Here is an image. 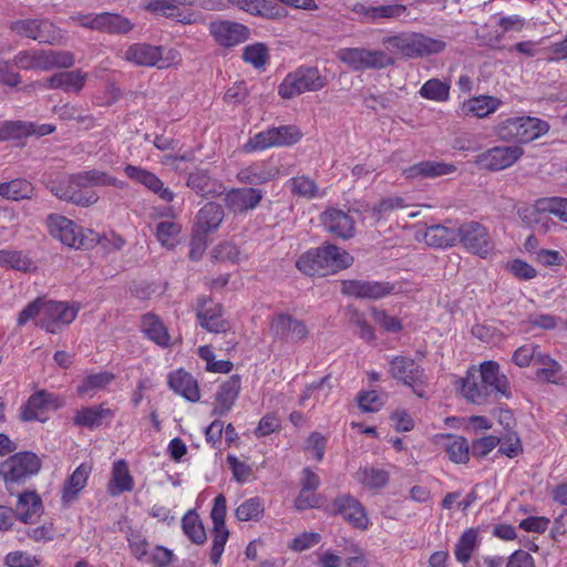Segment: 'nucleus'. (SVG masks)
I'll return each mask as SVG.
<instances>
[{"mask_svg": "<svg viewBox=\"0 0 567 567\" xmlns=\"http://www.w3.org/2000/svg\"><path fill=\"white\" fill-rule=\"evenodd\" d=\"M144 8L151 13L173 19L183 24H194L202 19L199 13L179 9L173 1L168 0H148Z\"/></svg>", "mask_w": 567, "mask_h": 567, "instance_id": "nucleus-25", "label": "nucleus"}, {"mask_svg": "<svg viewBox=\"0 0 567 567\" xmlns=\"http://www.w3.org/2000/svg\"><path fill=\"white\" fill-rule=\"evenodd\" d=\"M536 214L532 220L534 223H542L547 215H554L560 220L567 223V198L561 197H546L536 200L530 208Z\"/></svg>", "mask_w": 567, "mask_h": 567, "instance_id": "nucleus-35", "label": "nucleus"}, {"mask_svg": "<svg viewBox=\"0 0 567 567\" xmlns=\"http://www.w3.org/2000/svg\"><path fill=\"white\" fill-rule=\"evenodd\" d=\"M278 176V167L266 164H254L238 173L239 181L248 184H264Z\"/></svg>", "mask_w": 567, "mask_h": 567, "instance_id": "nucleus-42", "label": "nucleus"}, {"mask_svg": "<svg viewBox=\"0 0 567 567\" xmlns=\"http://www.w3.org/2000/svg\"><path fill=\"white\" fill-rule=\"evenodd\" d=\"M182 528L184 534L194 544L200 545L206 542V532L202 519L194 511L187 512L182 519Z\"/></svg>", "mask_w": 567, "mask_h": 567, "instance_id": "nucleus-49", "label": "nucleus"}, {"mask_svg": "<svg viewBox=\"0 0 567 567\" xmlns=\"http://www.w3.org/2000/svg\"><path fill=\"white\" fill-rule=\"evenodd\" d=\"M524 154L518 145L494 146L476 156L475 163L484 169L499 172L513 166Z\"/></svg>", "mask_w": 567, "mask_h": 567, "instance_id": "nucleus-16", "label": "nucleus"}, {"mask_svg": "<svg viewBox=\"0 0 567 567\" xmlns=\"http://www.w3.org/2000/svg\"><path fill=\"white\" fill-rule=\"evenodd\" d=\"M320 254L323 275L333 274L346 269L353 262V258L349 252L334 245H326L320 247Z\"/></svg>", "mask_w": 567, "mask_h": 567, "instance_id": "nucleus-33", "label": "nucleus"}, {"mask_svg": "<svg viewBox=\"0 0 567 567\" xmlns=\"http://www.w3.org/2000/svg\"><path fill=\"white\" fill-rule=\"evenodd\" d=\"M355 480L369 489H380L389 482V473L381 468L362 467L355 474Z\"/></svg>", "mask_w": 567, "mask_h": 567, "instance_id": "nucleus-51", "label": "nucleus"}, {"mask_svg": "<svg viewBox=\"0 0 567 567\" xmlns=\"http://www.w3.org/2000/svg\"><path fill=\"white\" fill-rule=\"evenodd\" d=\"M239 391L240 379L238 377H230L225 381L216 393L215 412L220 415L229 412L238 398Z\"/></svg>", "mask_w": 567, "mask_h": 567, "instance_id": "nucleus-41", "label": "nucleus"}, {"mask_svg": "<svg viewBox=\"0 0 567 567\" xmlns=\"http://www.w3.org/2000/svg\"><path fill=\"white\" fill-rule=\"evenodd\" d=\"M270 329L276 337L296 342L308 336V329L302 321L284 313L272 319Z\"/></svg>", "mask_w": 567, "mask_h": 567, "instance_id": "nucleus-26", "label": "nucleus"}, {"mask_svg": "<svg viewBox=\"0 0 567 567\" xmlns=\"http://www.w3.org/2000/svg\"><path fill=\"white\" fill-rule=\"evenodd\" d=\"M275 128L269 127L252 135L244 146L246 152H260L276 147Z\"/></svg>", "mask_w": 567, "mask_h": 567, "instance_id": "nucleus-62", "label": "nucleus"}, {"mask_svg": "<svg viewBox=\"0 0 567 567\" xmlns=\"http://www.w3.org/2000/svg\"><path fill=\"white\" fill-rule=\"evenodd\" d=\"M78 313L75 303L38 298L19 312L17 323L23 327L32 321L49 333H58L73 322Z\"/></svg>", "mask_w": 567, "mask_h": 567, "instance_id": "nucleus-2", "label": "nucleus"}, {"mask_svg": "<svg viewBox=\"0 0 567 567\" xmlns=\"http://www.w3.org/2000/svg\"><path fill=\"white\" fill-rule=\"evenodd\" d=\"M126 540L131 554L145 564L154 567H166L173 557V553L163 546H151L146 537L135 529H131L126 535Z\"/></svg>", "mask_w": 567, "mask_h": 567, "instance_id": "nucleus-11", "label": "nucleus"}, {"mask_svg": "<svg viewBox=\"0 0 567 567\" xmlns=\"http://www.w3.org/2000/svg\"><path fill=\"white\" fill-rule=\"evenodd\" d=\"M338 512L342 517L349 522L353 527L359 529H367L370 520L363 506L351 496H342L336 502Z\"/></svg>", "mask_w": 567, "mask_h": 567, "instance_id": "nucleus-31", "label": "nucleus"}, {"mask_svg": "<svg viewBox=\"0 0 567 567\" xmlns=\"http://www.w3.org/2000/svg\"><path fill=\"white\" fill-rule=\"evenodd\" d=\"M338 59L354 71L383 69L393 64V59L381 50L343 48L337 52Z\"/></svg>", "mask_w": 567, "mask_h": 567, "instance_id": "nucleus-14", "label": "nucleus"}, {"mask_svg": "<svg viewBox=\"0 0 567 567\" xmlns=\"http://www.w3.org/2000/svg\"><path fill=\"white\" fill-rule=\"evenodd\" d=\"M225 4L223 10L235 7L251 16L275 19L280 17L279 10L267 0H221Z\"/></svg>", "mask_w": 567, "mask_h": 567, "instance_id": "nucleus-37", "label": "nucleus"}, {"mask_svg": "<svg viewBox=\"0 0 567 567\" xmlns=\"http://www.w3.org/2000/svg\"><path fill=\"white\" fill-rule=\"evenodd\" d=\"M423 99L445 102L450 96V84L439 79L427 80L419 91Z\"/></svg>", "mask_w": 567, "mask_h": 567, "instance_id": "nucleus-57", "label": "nucleus"}, {"mask_svg": "<svg viewBox=\"0 0 567 567\" xmlns=\"http://www.w3.org/2000/svg\"><path fill=\"white\" fill-rule=\"evenodd\" d=\"M113 380L114 374L106 371L90 374L78 386V393L81 396L92 398L96 392L105 389Z\"/></svg>", "mask_w": 567, "mask_h": 567, "instance_id": "nucleus-48", "label": "nucleus"}, {"mask_svg": "<svg viewBox=\"0 0 567 567\" xmlns=\"http://www.w3.org/2000/svg\"><path fill=\"white\" fill-rule=\"evenodd\" d=\"M455 388L465 400L475 404L485 403L492 394L511 396L506 375L501 373L499 364L492 360L470 367L465 377L455 381Z\"/></svg>", "mask_w": 567, "mask_h": 567, "instance_id": "nucleus-1", "label": "nucleus"}, {"mask_svg": "<svg viewBox=\"0 0 567 567\" xmlns=\"http://www.w3.org/2000/svg\"><path fill=\"white\" fill-rule=\"evenodd\" d=\"M50 189L58 198L82 207L92 206L99 200L97 193L89 188L82 172L52 183Z\"/></svg>", "mask_w": 567, "mask_h": 567, "instance_id": "nucleus-9", "label": "nucleus"}, {"mask_svg": "<svg viewBox=\"0 0 567 567\" xmlns=\"http://www.w3.org/2000/svg\"><path fill=\"white\" fill-rule=\"evenodd\" d=\"M62 400L47 391L34 393L25 403L22 410L24 421H41L47 419V413L56 410L62 405Z\"/></svg>", "mask_w": 567, "mask_h": 567, "instance_id": "nucleus-20", "label": "nucleus"}, {"mask_svg": "<svg viewBox=\"0 0 567 567\" xmlns=\"http://www.w3.org/2000/svg\"><path fill=\"white\" fill-rule=\"evenodd\" d=\"M342 293L349 297L380 299L394 291V285L390 282L344 280L341 284Z\"/></svg>", "mask_w": 567, "mask_h": 567, "instance_id": "nucleus-19", "label": "nucleus"}, {"mask_svg": "<svg viewBox=\"0 0 567 567\" xmlns=\"http://www.w3.org/2000/svg\"><path fill=\"white\" fill-rule=\"evenodd\" d=\"M536 375L547 382H556L560 372V364L549 355L540 353L536 357Z\"/></svg>", "mask_w": 567, "mask_h": 567, "instance_id": "nucleus-60", "label": "nucleus"}, {"mask_svg": "<svg viewBox=\"0 0 567 567\" xmlns=\"http://www.w3.org/2000/svg\"><path fill=\"white\" fill-rule=\"evenodd\" d=\"M134 488V478L128 465L124 460H117L112 465L111 477L107 483V493L111 496H118L128 493Z\"/></svg>", "mask_w": 567, "mask_h": 567, "instance_id": "nucleus-30", "label": "nucleus"}, {"mask_svg": "<svg viewBox=\"0 0 567 567\" xmlns=\"http://www.w3.org/2000/svg\"><path fill=\"white\" fill-rule=\"evenodd\" d=\"M70 51L22 50L13 56V65L20 70L51 71L56 68L68 69L74 64Z\"/></svg>", "mask_w": 567, "mask_h": 567, "instance_id": "nucleus-5", "label": "nucleus"}, {"mask_svg": "<svg viewBox=\"0 0 567 567\" xmlns=\"http://www.w3.org/2000/svg\"><path fill=\"white\" fill-rule=\"evenodd\" d=\"M455 171L456 167L450 163L439 161H424L404 169L403 175L409 179L434 178L452 174Z\"/></svg>", "mask_w": 567, "mask_h": 567, "instance_id": "nucleus-32", "label": "nucleus"}, {"mask_svg": "<svg viewBox=\"0 0 567 567\" xmlns=\"http://www.w3.org/2000/svg\"><path fill=\"white\" fill-rule=\"evenodd\" d=\"M87 74L81 70L64 71L48 78L42 86L45 89H61L65 92H80L85 84Z\"/></svg>", "mask_w": 567, "mask_h": 567, "instance_id": "nucleus-29", "label": "nucleus"}, {"mask_svg": "<svg viewBox=\"0 0 567 567\" xmlns=\"http://www.w3.org/2000/svg\"><path fill=\"white\" fill-rule=\"evenodd\" d=\"M502 141L529 143L549 131V124L533 116H515L501 120L494 128Z\"/></svg>", "mask_w": 567, "mask_h": 567, "instance_id": "nucleus-4", "label": "nucleus"}, {"mask_svg": "<svg viewBox=\"0 0 567 567\" xmlns=\"http://www.w3.org/2000/svg\"><path fill=\"white\" fill-rule=\"evenodd\" d=\"M481 545L482 535L478 528L470 527L464 529L453 547L455 560L464 567H476V559L483 557L478 556Z\"/></svg>", "mask_w": 567, "mask_h": 567, "instance_id": "nucleus-18", "label": "nucleus"}, {"mask_svg": "<svg viewBox=\"0 0 567 567\" xmlns=\"http://www.w3.org/2000/svg\"><path fill=\"white\" fill-rule=\"evenodd\" d=\"M384 51L393 60L422 59L442 52L446 44L443 40L420 32L402 31L384 37L381 41Z\"/></svg>", "mask_w": 567, "mask_h": 567, "instance_id": "nucleus-3", "label": "nucleus"}, {"mask_svg": "<svg viewBox=\"0 0 567 567\" xmlns=\"http://www.w3.org/2000/svg\"><path fill=\"white\" fill-rule=\"evenodd\" d=\"M291 190L293 194H297L307 198H317L324 196V193H320L315 181L307 176H298L293 177L289 181Z\"/></svg>", "mask_w": 567, "mask_h": 567, "instance_id": "nucleus-63", "label": "nucleus"}, {"mask_svg": "<svg viewBox=\"0 0 567 567\" xmlns=\"http://www.w3.org/2000/svg\"><path fill=\"white\" fill-rule=\"evenodd\" d=\"M92 473V466L87 463L80 464L70 477L65 481L62 491V501L64 504L74 502L79 494L84 489L87 480Z\"/></svg>", "mask_w": 567, "mask_h": 567, "instance_id": "nucleus-34", "label": "nucleus"}, {"mask_svg": "<svg viewBox=\"0 0 567 567\" xmlns=\"http://www.w3.org/2000/svg\"><path fill=\"white\" fill-rule=\"evenodd\" d=\"M168 383L175 393L185 398L187 401L196 402L200 398L196 380L183 370L171 373Z\"/></svg>", "mask_w": 567, "mask_h": 567, "instance_id": "nucleus-40", "label": "nucleus"}, {"mask_svg": "<svg viewBox=\"0 0 567 567\" xmlns=\"http://www.w3.org/2000/svg\"><path fill=\"white\" fill-rule=\"evenodd\" d=\"M389 363V372L394 379L411 388L417 396H425L427 377L413 359L402 355L393 357Z\"/></svg>", "mask_w": 567, "mask_h": 567, "instance_id": "nucleus-12", "label": "nucleus"}, {"mask_svg": "<svg viewBox=\"0 0 567 567\" xmlns=\"http://www.w3.org/2000/svg\"><path fill=\"white\" fill-rule=\"evenodd\" d=\"M262 199V193L255 188L231 189L226 194V205L234 212L254 209Z\"/></svg>", "mask_w": 567, "mask_h": 567, "instance_id": "nucleus-36", "label": "nucleus"}, {"mask_svg": "<svg viewBox=\"0 0 567 567\" xmlns=\"http://www.w3.org/2000/svg\"><path fill=\"white\" fill-rule=\"evenodd\" d=\"M112 412L110 409H106L102 405L83 408L78 411L74 422L78 425L85 427H97L102 425L103 421L111 417Z\"/></svg>", "mask_w": 567, "mask_h": 567, "instance_id": "nucleus-45", "label": "nucleus"}, {"mask_svg": "<svg viewBox=\"0 0 567 567\" xmlns=\"http://www.w3.org/2000/svg\"><path fill=\"white\" fill-rule=\"evenodd\" d=\"M223 218L224 210L221 206L215 203H208L198 212L194 229H196L197 234L208 235L219 227Z\"/></svg>", "mask_w": 567, "mask_h": 567, "instance_id": "nucleus-38", "label": "nucleus"}, {"mask_svg": "<svg viewBox=\"0 0 567 567\" xmlns=\"http://www.w3.org/2000/svg\"><path fill=\"white\" fill-rule=\"evenodd\" d=\"M33 186L25 179H13L0 184V196L11 200H20L31 197Z\"/></svg>", "mask_w": 567, "mask_h": 567, "instance_id": "nucleus-55", "label": "nucleus"}, {"mask_svg": "<svg viewBox=\"0 0 567 567\" xmlns=\"http://www.w3.org/2000/svg\"><path fill=\"white\" fill-rule=\"evenodd\" d=\"M264 511V501L256 496L240 503L235 511V516L239 522L259 520Z\"/></svg>", "mask_w": 567, "mask_h": 567, "instance_id": "nucleus-56", "label": "nucleus"}, {"mask_svg": "<svg viewBox=\"0 0 567 567\" xmlns=\"http://www.w3.org/2000/svg\"><path fill=\"white\" fill-rule=\"evenodd\" d=\"M209 33L215 42L224 48L236 47L250 37L248 27L230 20H216L210 22Z\"/></svg>", "mask_w": 567, "mask_h": 567, "instance_id": "nucleus-17", "label": "nucleus"}, {"mask_svg": "<svg viewBox=\"0 0 567 567\" xmlns=\"http://www.w3.org/2000/svg\"><path fill=\"white\" fill-rule=\"evenodd\" d=\"M0 267L23 272L32 271L37 268L28 254L11 248L0 250Z\"/></svg>", "mask_w": 567, "mask_h": 567, "instance_id": "nucleus-43", "label": "nucleus"}, {"mask_svg": "<svg viewBox=\"0 0 567 567\" xmlns=\"http://www.w3.org/2000/svg\"><path fill=\"white\" fill-rule=\"evenodd\" d=\"M133 28L134 23L127 18L114 12H103L100 32L126 34L132 31Z\"/></svg>", "mask_w": 567, "mask_h": 567, "instance_id": "nucleus-52", "label": "nucleus"}, {"mask_svg": "<svg viewBox=\"0 0 567 567\" xmlns=\"http://www.w3.org/2000/svg\"><path fill=\"white\" fill-rule=\"evenodd\" d=\"M326 84L327 79L317 68L300 66L285 76L278 86V94L282 99H291L305 92L319 91Z\"/></svg>", "mask_w": 567, "mask_h": 567, "instance_id": "nucleus-8", "label": "nucleus"}, {"mask_svg": "<svg viewBox=\"0 0 567 567\" xmlns=\"http://www.w3.org/2000/svg\"><path fill=\"white\" fill-rule=\"evenodd\" d=\"M465 250L481 258H487L495 250V244L488 229L476 221L458 227V239Z\"/></svg>", "mask_w": 567, "mask_h": 567, "instance_id": "nucleus-13", "label": "nucleus"}, {"mask_svg": "<svg viewBox=\"0 0 567 567\" xmlns=\"http://www.w3.org/2000/svg\"><path fill=\"white\" fill-rule=\"evenodd\" d=\"M12 32L40 43L54 44L62 39V31L44 19H21L10 25Z\"/></svg>", "mask_w": 567, "mask_h": 567, "instance_id": "nucleus-15", "label": "nucleus"}, {"mask_svg": "<svg viewBox=\"0 0 567 567\" xmlns=\"http://www.w3.org/2000/svg\"><path fill=\"white\" fill-rule=\"evenodd\" d=\"M82 173L89 188H92L93 186H114L123 189L126 186L123 181L117 179L104 171L91 169Z\"/></svg>", "mask_w": 567, "mask_h": 567, "instance_id": "nucleus-61", "label": "nucleus"}, {"mask_svg": "<svg viewBox=\"0 0 567 567\" xmlns=\"http://www.w3.org/2000/svg\"><path fill=\"white\" fill-rule=\"evenodd\" d=\"M243 60L255 69H262L269 61V49L261 42L249 44L243 50Z\"/></svg>", "mask_w": 567, "mask_h": 567, "instance_id": "nucleus-58", "label": "nucleus"}, {"mask_svg": "<svg viewBox=\"0 0 567 567\" xmlns=\"http://www.w3.org/2000/svg\"><path fill=\"white\" fill-rule=\"evenodd\" d=\"M12 140L22 138L30 135L44 136L54 132L55 126L52 124L37 125L32 122L9 121Z\"/></svg>", "mask_w": 567, "mask_h": 567, "instance_id": "nucleus-50", "label": "nucleus"}, {"mask_svg": "<svg viewBox=\"0 0 567 567\" xmlns=\"http://www.w3.org/2000/svg\"><path fill=\"white\" fill-rule=\"evenodd\" d=\"M223 308L219 303H214L204 299L197 309V319L199 324L209 332L220 333L228 330L229 324L221 317Z\"/></svg>", "mask_w": 567, "mask_h": 567, "instance_id": "nucleus-28", "label": "nucleus"}, {"mask_svg": "<svg viewBox=\"0 0 567 567\" xmlns=\"http://www.w3.org/2000/svg\"><path fill=\"white\" fill-rule=\"evenodd\" d=\"M187 185L203 196L218 195L221 193V185L213 181L204 171L192 173L188 177Z\"/></svg>", "mask_w": 567, "mask_h": 567, "instance_id": "nucleus-53", "label": "nucleus"}, {"mask_svg": "<svg viewBox=\"0 0 567 567\" xmlns=\"http://www.w3.org/2000/svg\"><path fill=\"white\" fill-rule=\"evenodd\" d=\"M124 173L132 182L143 185L161 199L165 202L174 199V193L165 187L164 183L154 173L131 164L124 167Z\"/></svg>", "mask_w": 567, "mask_h": 567, "instance_id": "nucleus-21", "label": "nucleus"}, {"mask_svg": "<svg viewBox=\"0 0 567 567\" xmlns=\"http://www.w3.org/2000/svg\"><path fill=\"white\" fill-rule=\"evenodd\" d=\"M47 226L54 239L70 248H87L97 240L95 233L84 230L73 220L58 214L48 217Z\"/></svg>", "mask_w": 567, "mask_h": 567, "instance_id": "nucleus-7", "label": "nucleus"}, {"mask_svg": "<svg viewBox=\"0 0 567 567\" xmlns=\"http://www.w3.org/2000/svg\"><path fill=\"white\" fill-rule=\"evenodd\" d=\"M424 239L427 245L445 248L453 246L458 239V229L454 230L444 225H434L426 229Z\"/></svg>", "mask_w": 567, "mask_h": 567, "instance_id": "nucleus-44", "label": "nucleus"}, {"mask_svg": "<svg viewBox=\"0 0 567 567\" xmlns=\"http://www.w3.org/2000/svg\"><path fill=\"white\" fill-rule=\"evenodd\" d=\"M41 559L28 551L16 550L7 554L4 565L8 567H39Z\"/></svg>", "mask_w": 567, "mask_h": 567, "instance_id": "nucleus-64", "label": "nucleus"}, {"mask_svg": "<svg viewBox=\"0 0 567 567\" xmlns=\"http://www.w3.org/2000/svg\"><path fill=\"white\" fill-rule=\"evenodd\" d=\"M502 104L498 97L482 94L464 100L460 105V112L463 116L484 118L494 114Z\"/></svg>", "mask_w": 567, "mask_h": 567, "instance_id": "nucleus-27", "label": "nucleus"}, {"mask_svg": "<svg viewBox=\"0 0 567 567\" xmlns=\"http://www.w3.org/2000/svg\"><path fill=\"white\" fill-rule=\"evenodd\" d=\"M124 173L132 182L143 185L161 199L165 202L174 199V193L165 187L164 183L154 173L131 164L124 167Z\"/></svg>", "mask_w": 567, "mask_h": 567, "instance_id": "nucleus-22", "label": "nucleus"}, {"mask_svg": "<svg viewBox=\"0 0 567 567\" xmlns=\"http://www.w3.org/2000/svg\"><path fill=\"white\" fill-rule=\"evenodd\" d=\"M320 220L324 229L336 237L349 239L354 236V220L343 210L327 209L321 214Z\"/></svg>", "mask_w": 567, "mask_h": 567, "instance_id": "nucleus-24", "label": "nucleus"}, {"mask_svg": "<svg viewBox=\"0 0 567 567\" xmlns=\"http://www.w3.org/2000/svg\"><path fill=\"white\" fill-rule=\"evenodd\" d=\"M141 329L143 333L159 347L167 348L172 343L167 327L157 316L146 313L142 318Z\"/></svg>", "mask_w": 567, "mask_h": 567, "instance_id": "nucleus-39", "label": "nucleus"}, {"mask_svg": "<svg viewBox=\"0 0 567 567\" xmlns=\"http://www.w3.org/2000/svg\"><path fill=\"white\" fill-rule=\"evenodd\" d=\"M123 59L140 66L167 69L181 62V54L175 49H166L148 43H133L123 53Z\"/></svg>", "mask_w": 567, "mask_h": 567, "instance_id": "nucleus-6", "label": "nucleus"}, {"mask_svg": "<svg viewBox=\"0 0 567 567\" xmlns=\"http://www.w3.org/2000/svg\"><path fill=\"white\" fill-rule=\"evenodd\" d=\"M124 173L132 182L143 185L161 199L165 202L174 199V193L165 187L164 183L154 173L131 164L124 167Z\"/></svg>", "mask_w": 567, "mask_h": 567, "instance_id": "nucleus-23", "label": "nucleus"}, {"mask_svg": "<svg viewBox=\"0 0 567 567\" xmlns=\"http://www.w3.org/2000/svg\"><path fill=\"white\" fill-rule=\"evenodd\" d=\"M444 449L449 458L454 463L463 464L470 458V446L464 437L445 436Z\"/></svg>", "mask_w": 567, "mask_h": 567, "instance_id": "nucleus-54", "label": "nucleus"}, {"mask_svg": "<svg viewBox=\"0 0 567 567\" xmlns=\"http://www.w3.org/2000/svg\"><path fill=\"white\" fill-rule=\"evenodd\" d=\"M320 259V248L311 249L298 258L296 266L301 272L309 276L323 275V267Z\"/></svg>", "mask_w": 567, "mask_h": 567, "instance_id": "nucleus-59", "label": "nucleus"}, {"mask_svg": "<svg viewBox=\"0 0 567 567\" xmlns=\"http://www.w3.org/2000/svg\"><path fill=\"white\" fill-rule=\"evenodd\" d=\"M42 509V501L35 492H25L19 496L17 513L20 520L28 523Z\"/></svg>", "mask_w": 567, "mask_h": 567, "instance_id": "nucleus-47", "label": "nucleus"}, {"mask_svg": "<svg viewBox=\"0 0 567 567\" xmlns=\"http://www.w3.org/2000/svg\"><path fill=\"white\" fill-rule=\"evenodd\" d=\"M41 465V460L32 452L16 453L0 464V476L7 486L20 484L38 474Z\"/></svg>", "mask_w": 567, "mask_h": 567, "instance_id": "nucleus-10", "label": "nucleus"}, {"mask_svg": "<svg viewBox=\"0 0 567 567\" xmlns=\"http://www.w3.org/2000/svg\"><path fill=\"white\" fill-rule=\"evenodd\" d=\"M181 233L182 226L174 220L159 221L154 230L158 243L167 249H174L178 245Z\"/></svg>", "mask_w": 567, "mask_h": 567, "instance_id": "nucleus-46", "label": "nucleus"}]
</instances>
